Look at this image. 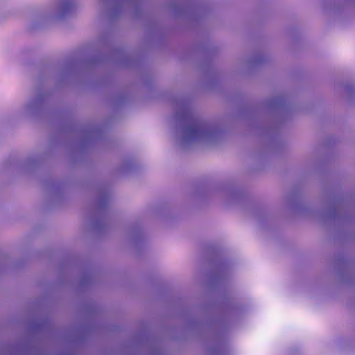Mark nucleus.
Returning <instances> with one entry per match:
<instances>
[{
	"instance_id": "f257e3e1",
	"label": "nucleus",
	"mask_w": 355,
	"mask_h": 355,
	"mask_svg": "<svg viewBox=\"0 0 355 355\" xmlns=\"http://www.w3.org/2000/svg\"><path fill=\"white\" fill-rule=\"evenodd\" d=\"M173 123L175 136L183 148L198 143H214L222 135L217 125L208 123L196 115L184 98L176 101Z\"/></svg>"
},
{
	"instance_id": "f03ea898",
	"label": "nucleus",
	"mask_w": 355,
	"mask_h": 355,
	"mask_svg": "<svg viewBox=\"0 0 355 355\" xmlns=\"http://www.w3.org/2000/svg\"><path fill=\"white\" fill-rule=\"evenodd\" d=\"M76 0H51L47 7H40L30 12L28 26L31 30L42 28L55 19L73 15L77 10Z\"/></svg>"
},
{
	"instance_id": "7ed1b4c3",
	"label": "nucleus",
	"mask_w": 355,
	"mask_h": 355,
	"mask_svg": "<svg viewBox=\"0 0 355 355\" xmlns=\"http://www.w3.org/2000/svg\"><path fill=\"white\" fill-rule=\"evenodd\" d=\"M48 96L43 93H38L37 96L29 99L21 108L19 115L21 116H28L37 114L43 107Z\"/></svg>"
},
{
	"instance_id": "20e7f679",
	"label": "nucleus",
	"mask_w": 355,
	"mask_h": 355,
	"mask_svg": "<svg viewBox=\"0 0 355 355\" xmlns=\"http://www.w3.org/2000/svg\"><path fill=\"white\" fill-rule=\"evenodd\" d=\"M223 309L228 316H233L242 312L243 308L237 305L234 301L230 299H225L223 304Z\"/></svg>"
},
{
	"instance_id": "39448f33",
	"label": "nucleus",
	"mask_w": 355,
	"mask_h": 355,
	"mask_svg": "<svg viewBox=\"0 0 355 355\" xmlns=\"http://www.w3.org/2000/svg\"><path fill=\"white\" fill-rule=\"evenodd\" d=\"M104 4H111L118 15L125 6L134 4L137 0H101Z\"/></svg>"
},
{
	"instance_id": "423d86ee",
	"label": "nucleus",
	"mask_w": 355,
	"mask_h": 355,
	"mask_svg": "<svg viewBox=\"0 0 355 355\" xmlns=\"http://www.w3.org/2000/svg\"><path fill=\"white\" fill-rule=\"evenodd\" d=\"M110 202V197L107 194L101 196L98 201V207L101 209L105 208Z\"/></svg>"
},
{
	"instance_id": "0eeeda50",
	"label": "nucleus",
	"mask_w": 355,
	"mask_h": 355,
	"mask_svg": "<svg viewBox=\"0 0 355 355\" xmlns=\"http://www.w3.org/2000/svg\"><path fill=\"white\" fill-rule=\"evenodd\" d=\"M281 103H282V100L281 99H277V101H275L274 102V105H276V106L280 105Z\"/></svg>"
}]
</instances>
